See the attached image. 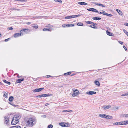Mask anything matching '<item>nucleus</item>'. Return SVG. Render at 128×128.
Wrapping results in <instances>:
<instances>
[{
    "mask_svg": "<svg viewBox=\"0 0 128 128\" xmlns=\"http://www.w3.org/2000/svg\"><path fill=\"white\" fill-rule=\"evenodd\" d=\"M122 122H117L114 123L113 124L117 125H122Z\"/></svg>",
    "mask_w": 128,
    "mask_h": 128,
    "instance_id": "nucleus-18",
    "label": "nucleus"
},
{
    "mask_svg": "<svg viewBox=\"0 0 128 128\" xmlns=\"http://www.w3.org/2000/svg\"><path fill=\"white\" fill-rule=\"evenodd\" d=\"M13 30V28L12 27H10L9 28V30Z\"/></svg>",
    "mask_w": 128,
    "mask_h": 128,
    "instance_id": "nucleus-52",
    "label": "nucleus"
},
{
    "mask_svg": "<svg viewBox=\"0 0 128 128\" xmlns=\"http://www.w3.org/2000/svg\"><path fill=\"white\" fill-rule=\"evenodd\" d=\"M30 120H34V119H33V118H30Z\"/></svg>",
    "mask_w": 128,
    "mask_h": 128,
    "instance_id": "nucleus-63",
    "label": "nucleus"
},
{
    "mask_svg": "<svg viewBox=\"0 0 128 128\" xmlns=\"http://www.w3.org/2000/svg\"><path fill=\"white\" fill-rule=\"evenodd\" d=\"M87 10L89 11L94 12H98V10L93 8L88 9H87Z\"/></svg>",
    "mask_w": 128,
    "mask_h": 128,
    "instance_id": "nucleus-8",
    "label": "nucleus"
},
{
    "mask_svg": "<svg viewBox=\"0 0 128 128\" xmlns=\"http://www.w3.org/2000/svg\"><path fill=\"white\" fill-rule=\"evenodd\" d=\"M30 24H31V23H30V22H28L27 23V24H28V25Z\"/></svg>",
    "mask_w": 128,
    "mask_h": 128,
    "instance_id": "nucleus-62",
    "label": "nucleus"
},
{
    "mask_svg": "<svg viewBox=\"0 0 128 128\" xmlns=\"http://www.w3.org/2000/svg\"><path fill=\"white\" fill-rule=\"evenodd\" d=\"M8 93H5V94L3 96L4 97L7 98L8 96Z\"/></svg>",
    "mask_w": 128,
    "mask_h": 128,
    "instance_id": "nucleus-29",
    "label": "nucleus"
},
{
    "mask_svg": "<svg viewBox=\"0 0 128 128\" xmlns=\"http://www.w3.org/2000/svg\"><path fill=\"white\" fill-rule=\"evenodd\" d=\"M128 96V92L124 94H122L121 95L122 96Z\"/></svg>",
    "mask_w": 128,
    "mask_h": 128,
    "instance_id": "nucleus-38",
    "label": "nucleus"
},
{
    "mask_svg": "<svg viewBox=\"0 0 128 128\" xmlns=\"http://www.w3.org/2000/svg\"><path fill=\"white\" fill-rule=\"evenodd\" d=\"M53 127V126L52 125L50 124V125H49L48 126V128H52Z\"/></svg>",
    "mask_w": 128,
    "mask_h": 128,
    "instance_id": "nucleus-42",
    "label": "nucleus"
},
{
    "mask_svg": "<svg viewBox=\"0 0 128 128\" xmlns=\"http://www.w3.org/2000/svg\"><path fill=\"white\" fill-rule=\"evenodd\" d=\"M92 18L93 20H100L101 19V18H97L96 17H94Z\"/></svg>",
    "mask_w": 128,
    "mask_h": 128,
    "instance_id": "nucleus-16",
    "label": "nucleus"
},
{
    "mask_svg": "<svg viewBox=\"0 0 128 128\" xmlns=\"http://www.w3.org/2000/svg\"><path fill=\"white\" fill-rule=\"evenodd\" d=\"M101 80H103L102 78H99L98 79V80L100 81Z\"/></svg>",
    "mask_w": 128,
    "mask_h": 128,
    "instance_id": "nucleus-59",
    "label": "nucleus"
},
{
    "mask_svg": "<svg viewBox=\"0 0 128 128\" xmlns=\"http://www.w3.org/2000/svg\"><path fill=\"white\" fill-rule=\"evenodd\" d=\"M34 28H35L37 29L38 28V26H34L33 27Z\"/></svg>",
    "mask_w": 128,
    "mask_h": 128,
    "instance_id": "nucleus-53",
    "label": "nucleus"
},
{
    "mask_svg": "<svg viewBox=\"0 0 128 128\" xmlns=\"http://www.w3.org/2000/svg\"><path fill=\"white\" fill-rule=\"evenodd\" d=\"M72 73L71 72H68L67 73H66L64 74V76H68L69 75H70Z\"/></svg>",
    "mask_w": 128,
    "mask_h": 128,
    "instance_id": "nucleus-27",
    "label": "nucleus"
},
{
    "mask_svg": "<svg viewBox=\"0 0 128 128\" xmlns=\"http://www.w3.org/2000/svg\"><path fill=\"white\" fill-rule=\"evenodd\" d=\"M24 78H22L21 79H18L17 80V82L18 83H20L22 82L24 80Z\"/></svg>",
    "mask_w": 128,
    "mask_h": 128,
    "instance_id": "nucleus-21",
    "label": "nucleus"
},
{
    "mask_svg": "<svg viewBox=\"0 0 128 128\" xmlns=\"http://www.w3.org/2000/svg\"><path fill=\"white\" fill-rule=\"evenodd\" d=\"M16 128H21L20 126H16Z\"/></svg>",
    "mask_w": 128,
    "mask_h": 128,
    "instance_id": "nucleus-60",
    "label": "nucleus"
},
{
    "mask_svg": "<svg viewBox=\"0 0 128 128\" xmlns=\"http://www.w3.org/2000/svg\"><path fill=\"white\" fill-rule=\"evenodd\" d=\"M36 98H42V95H39V96H37L36 97Z\"/></svg>",
    "mask_w": 128,
    "mask_h": 128,
    "instance_id": "nucleus-46",
    "label": "nucleus"
},
{
    "mask_svg": "<svg viewBox=\"0 0 128 128\" xmlns=\"http://www.w3.org/2000/svg\"><path fill=\"white\" fill-rule=\"evenodd\" d=\"M78 4H79L82 5H86L88 4L86 3L82 2H78Z\"/></svg>",
    "mask_w": 128,
    "mask_h": 128,
    "instance_id": "nucleus-13",
    "label": "nucleus"
},
{
    "mask_svg": "<svg viewBox=\"0 0 128 128\" xmlns=\"http://www.w3.org/2000/svg\"><path fill=\"white\" fill-rule=\"evenodd\" d=\"M92 24H93V25H94V26H96L97 25V24L95 23L92 22Z\"/></svg>",
    "mask_w": 128,
    "mask_h": 128,
    "instance_id": "nucleus-55",
    "label": "nucleus"
},
{
    "mask_svg": "<svg viewBox=\"0 0 128 128\" xmlns=\"http://www.w3.org/2000/svg\"><path fill=\"white\" fill-rule=\"evenodd\" d=\"M96 92L93 91L88 92H86V94L88 95H92L96 94Z\"/></svg>",
    "mask_w": 128,
    "mask_h": 128,
    "instance_id": "nucleus-6",
    "label": "nucleus"
},
{
    "mask_svg": "<svg viewBox=\"0 0 128 128\" xmlns=\"http://www.w3.org/2000/svg\"><path fill=\"white\" fill-rule=\"evenodd\" d=\"M94 83L95 84L98 86H100V83L99 81H95Z\"/></svg>",
    "mask_w": 128,
    "mask_h": 128,
    "instance_id": "nucleus-17",
    "label": "nucleus"
},
{
    "mask_svg": "<svg viewBox=\"0 0 128 128\" xmlns=\"http://www.w3.org/2000/svg\"><path fill=\"white\" fill-rule=\"evenodd\" d=\"M12 114H10L7 116V118L5 117V120H9L11 119L10 118V116L12 117V120H19L21 118V116L19 114H15L14 116H12Z\"/></svg>",
    "mask_w": 128,
    "mask_h": 128,
    "instance_id": "nucleus-1",
    "label": "nucleus"
},
{
    "mask_svg": "<svg viewBox=\"0 0 128 128\" xmlns=\"http://www.w3.org/2000/svg\"><path fill=\"white\" fill-rule=\"evenodd\" d=\"M42 97H45L47 96H52V95L51 94H42Z\"/></svg>",
    "mask_w": 128,
    "mask_h": 128,
    "instance_id": "nucleus-10",
    "label": "nucleus"
},
{
    "mask_svg": "<svg viewBox=\"0 0 128 128\" xmlns=\"http://www.w3.org/2000/svg\"><path fill=\"white\" fill-rule=\"evenodd\" d=\"M97 12L99 14H102L104 15H106V13L102 12H98H98Z\"/></svg>",
    "mask_w": 128,
    "mask_h": 128,
    "instance_id": "nucleus-35",
    "label": "nucleus"
},
{
    "mask_svg": "<svg viewBox=\"0 0 128 128\" xmlns=\"http://www.w3.org/2000/svg\"><path fill=\"white\" fill-rule=\"evenodd\" d=\"M116 11L120 14V15H122V13L121 10L118 9H116Z\"/></svg>",
    "mask_w": 128,
    "mask_h": 128,
    "instance_id": "nucleus-19",
    "label": "nucleus"
},
{
    "mask_svg": "<svg viewBox=\"0 0 128 128\" xmlns=\"http://www.w3.org/2000/svg\"><path fill=\"white\" fill-rule=\"evenodd\" d=\"M9 121V120H5L4 123L5 124H8V122Z\"/></svg>",
    "mask_w": 128,
    "mask_h": 128,
    "instance_id": "nucleus-47",
    "label": "nucleus"
},
{
    "mask_svg": "<svg viewBox=\"0 0 128 128\" xmlns=\"http://www.w3.org/2000/svg\"><path fill=\"white\" fill-rule=\"evenodd\" d=\"M36 120H28L27 122L28 125H33L36 123Z\"/></svg>",
    "mask_w": 128,
    "mask_h": 128,
    "instance_id": "nucleus-4",
    "label": "nucleus"
},
{
    "mask_svg": "<svg viewBox=\"0 0 128 128\" xmlns=\"http://www.w3.org/2000/svg\"><path fill=\"white\" fill-rule=\"evenodd\" d=\"M90 27L91 28L94 29H96L97 28V27L96 26H94V25H93V24L91 25Z\"/></svg>",
    "mask_w": 128,
    "mask_h": 128,
    "instance_id": "nucleus-24",
    "label": "nucleus"
},
{
    "mask_svg": "<svg viewBox=\"0 0 128 128\" xmlns=\"http://www.w3.org/2000/svg\"><path fill=\"white\" fill-rule=\"evenodd\" d=\"M43 17L42 16H34V18H41Z\"/></svg>",
    "mask_w": 128,
    "mask_h": 128,
    "instance_id": "nucleus-32",
    "label": "nucleus"
},
{
    "mask_svg": "<svg viewBox=\"0 0 128 128\" xmlns=\"http://www.w3.org/2000/svg\"><path fill=\"white\" fill-rule=\"evenodd\" d=\"M99 116L100 117L102 118H104L106 119H111L113 118V117L112 116H110L108 115L105 114H100L99 115Z\"/></svg>",
    "mask_w": 128,
    "mask_h": 128,
    "instance_id": "nucleus-2",
    "label": "nucleus"
},
{
    "mask_svg": "<svg viewBox=\"0 0 128 128\" xmlns=\"http://www.w3.org/2000/svg\"><path fill=\"white\" fill-rule=\"evenodd\" d=\"M71 16L72 17L71 18H75L74 16V15L72 16Z\"/></svg>",
    "mask_w": 128,
    "mask_h": 128,
    "instance_id": "nucleus-57",
    "label": "nucleus"
},
{
    "mask_svg": "<svg viewBox=\"0 0 128 128\" xmlns=\"http://www.w3.org/2000/svg\"><path fill=\"white\" fill-rule=\"evenodd\" d=\"M3 81L4 83H7L8 85H10L11 84V83L10 82L7 81L6 80H4Z\"/></svg>",
    "mask_w": 128,
    "mask_h": 128,
    "instance_id": "nucleus-30",
    "label": "nucleus"
},
{
    "mask_svg": "<svg viewBox=\"0 0 128 128\" xmlns=\"http://www.w3.org/2000/svg\"><path fill=\"white\" fill-rule=\"evenodd\" d=\"M16 126H13L11 127H10V128H16Z\"/></svg>",
    "mask_w": 128,
    "mask_h": 128,
    "instance_id": "nucleus-58",
    "label": "nucleus"
},
{
    "mask_svg": "<svg viewBox=\"0 0 128 128\" xmlns=\"http://www.w3.org/2000/svg\"><path fill=\"white\" fill-rule=\"evenodd\" d=\"M123 48H124L125 50L126 51L127 50V48L125 46H123Z\"/></svg>",
    "mask_w": 128,
    "mask_h": 128,
    "instance_id": "nucleus-49",
    "label": "nucleus"
},
{
    "mask_svg": "<svg viewBox=\"0 0 128 128\" xmlns=\"http://www.w3.org/2000/svg\"><path fill=\"white\" fill-rule=\"evenodd\" d=\"M77 25L79 26H83V24L81 22H78L77 24Z\"/></svg>",
    "mask_w": 128,
    "mask_h": 128,
    "instance_id": "nucleus-34",
    "label": "nucleus"
},
{
    "mask_svg": "<svg viewBox=\"0 0 128 128\" xmlns=\"http://www.w3.org/2000/svg\"><path fill=\"white\" fill-rule=\"evenodd\" d=\"M72 90L74 92V94H72V96L73 97H75L78 96L80 93L79 91L76 89H73Z\"/></svg>",
    "mask_w": 128,
    "mask_h": 128,
    "instance_id": "nucleus-3",
    "label": "nucleus"
},
{
    "mask_svg": "<svg viewBox=\"0 0 128 128\" xmlns=\"http://www.w3.org/2000/svg\"><path fill=\"white\" fill-rule=\"evenodd\" d=\"M28 31V29H26L24 30H21L20 32L21 33H22V32H26V31Z\"/></svg>",
    "mask_w": 128,
    "mask_h": 128,
    "instance_id": "nucleus-28",
    "label": "nucleus"
},
{
    "mask_svg": "<svg viewBox=\"0 0 128 128\" xmlns=\"http://www.w3.org/2000/svg\"><path fill=\"white\" fill-rule=\"evenodd\" d=\"M47 27H48L49 28H52L53 27V26L52 25H48L47 26Z\"/></svg>",
    "mask_w": 128,
    "mask_h": 128,
    "instance_id": "nucleus-41",
    "label": "nucleus"
},
{
    "mask_svg": "<svg viewBox=\"0 0 128 128\" xmlns=\"http://www.w3.org/2000/svg\"><path fill=\"white\" fill-rule=\"evenodd\" d=\"M10 10H18V11H20V10L19 9H17L16 8H12Z\"/></svg>",
    "mask_w": 128,
    "mask_h": 128,
    "instance_id": "nucleus-39",
    "label": "nucleus"
},
{
    "mask_svg": "<svg viewBox=\"0 0 128 128\" xmlns=\"http://www.w3.org/2000/svg\"><path fill=\"white\" fill-rule=\"evenodd\" d=\"M24 0H17V1H20V2L23 1Z\"/></svg>",
    "mask_w": 128,
    "mask_h": 128,
    "instance_id": "nucleus-61",
    "label": "nucleus"
},
{
    "mask_svg": "<svg viewBox=\"0 0 128 128\" xmlns=\"http://www.w3.org/2000/svg\"><path fill=\"white\" fill-rule=\"evenodd\" d=\"M23 35V34L22 33H17L16 34H14V38H16L17 37L22 36Z\"/></svg>",
    "mask_w": 128,
    "mask_h": 128,
    "instance_id": "nucleus-5",
    "label": "nucleus"
},
{
    "mask_svg": "<svg viewBox=\"0 0 128 128\" xmlns=\"http://www.w3.org/2000/svg\"><path fill=\"white\" fill-rule=\"evenodd\" d=\"M14 100V98L12 96H10L9 98V100L10 102H12Z\"/></svg>",
    "mask_w": 128,
    "mask_h": 128,
    "instance_id": "nucleus-20",
    "label": "nucleus"
},
{
    "mask_svg": "<svg viewBox=\"0 0 128 128\" xmlns=\"http://www.w3.org/2000/svg\"><path fill=\"white\" fill-rule=\"evenodd\" d=\"M72 17V16H68L66 17L65 18V19H71V18Z\"/></svg>",
    "mask_w": 128,
    "mask_h": 128,
    "instance_id": "nucleus-44",
    "label": "nucleus"
},
{
    "mask_svg": "<svg viewBox=\"0 0 128 128\" xmlns=\"http://www.w3.org/2000/svg\"><path fill=\"white\" fill-rule=\"evenodd\" d=\"M122 117H125L126 118H128V114H124L122 115Z\"/></svg>",
    "mask_w": 128,
    "mask_h": 128,
    "instance_id": "nucleus-31",
    "label": "nucleus"
},
{
    "mask_svg": "<svg viewBox=\"0 0 128 128\" xmlns=\"http://www.w3.org/2000/svg\"><path fill=\"white\" fill-rule=\"evenodd\" d=\"M64 127H69L70 126V125L67 123H64Z\"/></svg>",
    "mask_w": 128,
    "mask_h": 128,
    "instance_id": "nucleus-26",
    "label": "nucleus"
},
{
    "mask_svg": "<svg viewBox=\"0 0 128 128\" xmlns=\"http://www.w3.org/2000/svg\"><path fill=\"white\" fill-rule=\"evenodd\" d=\"M94 4L98 6H102L104 7H105V6L104 5L101 4H99L98 3H95Z\"/></svg>",
    "mask_w": 128,
    "mask_h": 128,
    "instance_id": "nucleus-15",
    "label": "nucleus"
},
{
    "mask_svg": "<svg viewBox=\"0 0 128 128\" xmlns=\"http://www.w3.org/2000/svg\"><path fill=\"white\" fill-rule=\"evenodd\" d=\"M46 76V78H49L51 77V76L50 75H47Z\"/></svg>",
    "mask_w": 128,
    "mask_h": 128,
    "instance_id": "nucleus-54",
    "label": "nucleus"
},
{
    "mask_svg": "<svg viewBox=\"0 0 128 128\" xmlns=\"http://www.w3.org/2000/svg\"><path fill=\"white\" fill-rule=\"evenodd\" d=\"M120 44H121L122 45L123 44L124 42H122L121 41H119L118 42Z\"/></svg>",
    "mask_w": 128,
    "mask_h": 128,
    "instance_id": "nucleus-48",
    "label": "nucleus"
},
{
    "mask_svg": "<svg viewBox=\"0 0 128 128\" xmlns=\"http://www.w3.org/2000/svg\"><path fill=\"white\" fill-rule=\"evenodd\" d=\"M44 88H37L36 89L34 90V92H39L41 91L42 90H43L44 89Z\"/></svg>",
    "mask_w": 128,
    "mask_h": 128,
    "instance_id": "nucleus-7",
    "label": "nucleus"
},
{
    "mask_svg": "<svg viewBox=\"0 0 128 128\" xmlns=\"http://www.w3.org/2000/svg\"><path fill=\"white\" fill-rule=\"evenodd\" d=\"M74 16H75V18L78 17V15H75Z\"/></svg>",
    "mask_w": 128,
    "mask_h": 128,
    "instance_id": "nucleus-64",
    "label": "nucleus"
},
{
    "mask_svg": "<svg viewBox=\"0 0 128 128\" xmlns=\"http://www.w3.org/2000/svg\"><path fill=\"white\" fill-rule=\"evenodd\" d=\"M111 108V106H103L102 108L105 110Z\"/></svg>",
    "mask_w": 128,
    "mask_h": 128,
    "instance_id": "nucleus-11",
    "label": "nucleus"
},
{
    "mask_svg": "<svg viewBox=\"0 0 128 128\" xmlns=\"http://www.w3.org/2000/svg\"><path fill=\"white\" fill-rule=\"evenodd\" d=\"M10 39V38H8L7 39L5 40L4 41L6 42H7Z\"/></svg>",
    "mask_w": 128,
    "mask_h": 128,
    "instance_id": "nucleus-51",
    "label": "nucleus"
},
{
    "mask_svg": "<svg viewBox=\"0 0 128 128\" xmlns=\"http://www.w3.org/2000/svg\"><path fill=\"white\" fill-rule=\"evenodd\" d=\"M123 31H124V33H125L128 36V32L126 30L124 29L123 30Z\"/></svg>",
    "mask_w": 128,
    "mask_h": 128,
    "instance_id": "nucleus-36",
    "label": "nucleus"
},
{
    "mask_svg": "<svg viewBox=\"0 0 128 128\" xmlns=\"http://www.w3.org/2000/svg\"><path fill=\"white\" fill-rule=\"evenodd\" d=\"M54 1H55L56 2H62V1L61 0H54Z\"/></svg>",
    "mask_w": 128,
    "mask_h": 128,
    "instance_id": "nucleus-45",
    "label": "nucleus"
},
{
    "mask_svg": "<svg viewBox=\"0 0 128 128\" xmlns=\"http://www.w3.org/2000/svg\"><path fill=\"white\" fill-rule=\"evenodd\" d=\"M18 121L19 120H12L11 124L12 125L16 124L19 122Z\"/></svg>",
    "mask_w": 128,
    "mask_h": 128,
    "instance_id": "nucleus-9",
    "label": "nucleus"
},
{
    "mask_svg": "<svg viewBox=\"0 0 128 128\" xmlns=\"http://www.w3.org/2000/svg\"><path fill=\"white\" fill-rule=\"evenodd\" d=\"M86 22L88 24H92V22H91V21H87V22Z\"/></svg>",
    "mask_w": 128,
    "mask_h": 128,
    "instance_id": "nucleus-43",
    "label": "nucleus"
},
{
    "mask_svg": "<svg viewBox=\"0 0 128 128\" xmlns=\"http://www.w3.org/2000/svg\"><path fill=\"white\" fill-rule=\"evenodd\" d=\"M122 122V125H126L128 124V120H125L124 122Z\"/></svg>",
    "mask_w": 128,
    "mask_h": 128,
    "instance_id": "nucleus-14",
    "label": "nucleus"
},
{
    "mask_svg": "<svg viewBox=\"0 0 128 128\" xmlns=\"http://www.w3.org/2000/svg\"><path fill=\"white\" fill-rule=\"evenodd\" d=\"M73 112L72 110H64L62 111V112Z\"/></svg>",
    "mask_w": 128,
    "mask_h": 128,
    "instance_id": "nucleus-22",
    "label": "nucleus"
},
{
    "mask_svg": "<svg viewBox=\"0 0 128 128\" xmlns=\"http://www.w3.org/2000/svg\"><path fill=\"white\" fill-rule=\"evenodd\" d=\"M68 26V24H64L62 25V26L64 28H65L66 27L67 28L69 27Z\"/></svg>",
    "mask_w": 128,
    "mask_h": 128,
    "instance_id": "nucleus-33",
    "label": "nucleus"
},
{
    "mask_svg": "<svg viewBox=\"0 0 128 128\" xmlns=\"http://www.w3.org/2000/svg\"><path fill=\"white\" fill-rule=\"evenodd\" d=\"M42 117L44 118H46V116L44 115H43L41 116Z\"/></svg>",
    "mask_w": 128,
    "mask_h": 128,
    "instance_id": "nucleus-50",
    "label": "nucleus"
},
{
    "mask_svg": "<svg viewBox=\"0 0 128 128\" xmlns=\"http://www.w3.org/2000/svg\"><path fill=\"white\" fill-rule=\"evenodd\" d=\"M106 33L108 35L112 36H114V34L112 33L108 32V30L106 31Z\"/></svg>",
    "mask_w": 128,
    "mask_h": 128,
    "instance_id": "nucleus-12",
    "label": "nucleus"
},
{
    "mask_svg": "<svg viewBox=\"0 0 128 128\" xmlns=\"http://www.w3.org/2000/svg\"><path fill=\"white\" fill-rule=\"evenodd\" d=\"M59 125L62 127H64V123L62 122L60 123L59 124Z\"/></svg>",
    "mask_w": 128,
    "mask_h": 128,
    "instance_id": "nucleus-25",
    "label": "nucleus"
},
{
    "mask_svg": "<svg viewBox=\"0 0 128 128\" xmlns=\"http://www.w3.org/2000/svg\"><path fill=\"white\" fill-rule=\"evenodd\" d=\"M124 25H125L128 26V23H125L124 24Z\"/></svg>",
    "mask_w": 128,
    "mask_h": 128,
    "instance_id": "nucleus-56",
    "label": "nucleus"
},
{
    "mask_svg": "<svg viewBox=\"0 0 128 128\" xmlns=\"http://www.w3.org/2000/svg\"><path fill=\"white\" fill-rule=\"evenodd\" d=\"M106 15L107 16H110V17L112 16H113V15L112 14H107L106 13Z\"/></svg>",
    "mask_w": 128,
    "mask_h": 128,
    "instance_id": "nucleus-40",
    "label": "nucleus"
},
{
    "mask_svg": "<svg viewBox=\"0 0 128 128\" xmlns=\"http://www.w3.org/2000/svg\"><path fill=\"white\" fill-rule=\"evenodd\" d=\"M74 26V24H68V26L69 27H71L72 26Z\"/></svg>",
    "mask_w": 128,
    "mask_h": 128,
    "instance_id": "nucleus-37",
    "label": "nucleus"
},
{
    "mask_svg": "<svg viewBox=\"0 0 128 128\" xmlns=\"http://www.w3.org/2000/svg\"><path fill=\"white\" fill-rule=\"evenodd\" d=\"M43 30L44 31H51V30H50L48 29V28H45L43 29Z\"/></svg>",
    "mask_w": 128,
    "mask_h": 128,
    "instance_id": "nucleus-23",
    "label": "nucleus"
}]
</instances>
